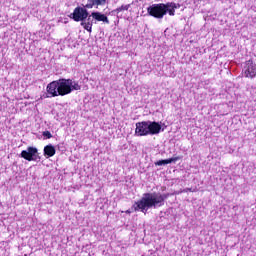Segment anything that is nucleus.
Returning <instances> with one entry per match:
<instances>
[{"mask_svg": "<svg viewBox=\"0 0 256 256\" xmlns=\"http://www.w3.org/2000/svg\"><path fill=\"white\" fill-rule=\"evenodd\" d=\"M169 163H171V161H157V162L155 163V165H156V166H161V165H167V164H169Z\"/></svg>", "mask_w": 256, "mask_h": 256, "instance_id": "ddd939ff", "label": "nucleus"}, {"mask_svg": "<svg viewBox=\"0 0 256 256\" xmlns=\"http://www.w3.org/2000/svg\"><path fill=\"white\" fill-rule=\"evenodd\" d=\"M161 124L155 121H141L136 123V137H147V135H159Z\"/></svg>", "mask_w": 256, "mask_h": 256, "instance_id": "20e7f679", "label": "nucleus"}, {"mask_svg": "<svg viewBox=\"0 0 256 256\" xmlns=\"http://www.w3.org/2000/svg\"><path fill=\"white\" fill-rule=\"evenodd\" d=\"M181 5L175 2H167L153 4L147 8V13L155 19H163L167 13L170 17H175V9H179Z\"/></svg>", "mask_w": 256, "mask_h": 256, "instance_id": "7ed1b4c3", "label": "nucleus"}, {"mask_svg": "<svg viewBox=\"0 0 256 256\" xmlns=\"http://www.w3.org/2000/svg\"><path fill=\"white\" fill-rule=\"evenodd\" d=\"M91 17V15H88V17L80 23L81 27H83L85 31H88V33L93 32V19H91Z\"/></svg>", "mask_w": 256, "mask_h": 256, "instance_id": "6e6552de", "label": "nucleus"}, {"mask_svg": "<svg viewBox=\"0 0 256 256\" xmlns=\"http://www.w3.org/2000/svg\"><path fill=\"white\" fill-rule=\"evenodd\" d=\"M130 7H131V4L122 5L118 8H116L115 10H113V13L119 14L122 11H129Z\"/></svg>", "mask_w": 256, "mask_h": 256, "instance_id": "f8f14e48", "label": "nucleus"}, {"mask_svg": "<svg viewBox=\"0 0 256 256\" xmlns=\"http://www.w3.org/2000/svg\"><path fill=\"white\" fill-rule=\"evenodd\" d=\"M105 3H107V0H88L84 7L85 9H93V7H99L100 5H105Z\"/></svg>", "mask_w": 256, "mask_h": 256, "instance_id": "9d476101", "label": "nucleus"}, {"mask_svg": "<svg viewBox=\"0 0 256 256\" xmlns=\"http://www.w3.org/2000/svg\"><path fill=\"white\" fill-rule=\"evenodd\" d=\"M91 17H93L95 21H102V23L109 25V18L107 15L101 14V12H92Z\"/></svg>", "mask_w": 256, "mask_h": 256, "instance_id": "1a4fd4ad", "label": "nucleus"}, {"mask_svg": "<svg viewBox=\"0 0 256 256\" xmlns=\"http://www.w3.org/2000/svg\"><path fill=\"white\" fill-rule=\"evenodd\" d=\"M244 77L247 79H255L256 77V64L253 62V60H247L244 63L243 68Z\"/></svg>", "mask_w": 256, "mask_h": 256, "instance_id": "0eeeda50", "label": "nucleus"}, {"mask_svg": "<svg viewBox=\"0 0 256 256\" xmlns=\"http://www.w3.org/2000/svg\"><path fill=\"white\" fill-rule=\"evenodd\" d=\"M43 136H44V137H47V139H51V137H53V135L51 134L50 131H44V132H43Z\"/></svg>", "mask_w": 256, "mask_h": 256, "instance_id": "4468645a", "label": "nucleus"}, {"mask_svg": "<svg viewBox=\"0 0 256 256\" xmlns=\"http://www.w3.org/2000/svg\"><path fill=\"white\" fill-rule=\"evenodd\" d=\"M161 161H176L175 158H169V159H164V160H161Z\"/></svg>", "mask_w": 256, "mask_h": 256, "instance_id": "2eb2a0df", "label": "nucleus"}, {"mask_svg": "<svg viewBox=\"0 0 256 256\" xmlns=\"http://www.w3.org/2000/svg\"><path fill=\"white\" fill-rule=\"evenodd\" d=\"M56 150H55V146L53 145H47L44 147V155L45 157H53V155H55Z\"/></svg>", "mask_w": 256, "mask_h": 256, "instance_id": "9b49d317", "label": "nucleus"}, {"mask_svg": "<svg viewBox=\"0 0 256 256\" xmlns=\"http://www.w3.org/2000/svg\"><path fill=\"white\" fill-rule=\"evenodd\" d=\"M20 156L25 161H37V159H41L39 157V150L33 146H29L26 150H23Z\"/></svg>", "mask_w": 256, "mask_h": 256, "instance_id": "423d86ee", "label": "nucleus"}, {"mask_svg": "<svg viewBox=\"0 0 256 256\" xmlns=\"http://www.w3.org/2000/svg\"><path fill=\"white\" fill-rule=\"evenodd\" d=\"M73 91H81L79 82H73V79L60 78L47 84L46 97L47 99L65 97V95H71Z\"/></svg>", "mask_w": 256, "mask_h": 256, "instance_id": "f257e3e1", "label": "nucleus"}, {"mask_svg": "<svg viewBox=\"0 0 256 256\" xmlns=\"http://www.w3.org/2000/svg\"><path fill=\"white\" fill-rule=\"evenodd\" d=\"M70 19H73V21H76V23H79V21H85L87 17H89V11H87V8L78 6L74 9L73 13L69 15Z\"/></svg>", "mask_w": 256, "mask_h": 256, "instance_id": "39448f33", "label": "nucleus"}, {"mask_svg": "<svg viewBox=\"0 0 256 256\" xmlns=\"http://www.w3.org/2000/svg\"><path fill=\"white\" fill-rule=\"evenodd\" d=\"M167 197H169V194H161L159 192L145 193L141 200L134 203L133 209L134 211L147 213L149 209H157V207H163Z\"/></svg>", "mask_w": 256, "mask_h": 256, "instance_id": "f03ea898", "label": "nucleus"}]
</instances>
